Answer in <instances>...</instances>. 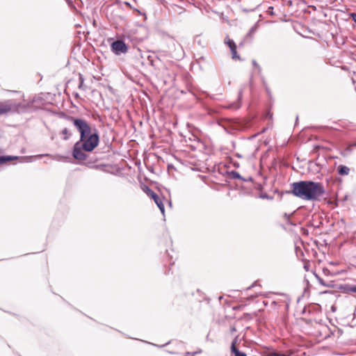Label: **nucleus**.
<instances>
[{
	"label": "nucleus",
	"instance_id": "f257e3e1",
	"mask_svg": "<svg viewBox=\"0 0 356 356\" xmlns=\"http://www.w3.org/2000/svg\"><path fill=\"white\" fill-rule=\"evenodd\" d=\"M70 120L78 129L80 133L81 145L86 152H92L97 147L99 138L97 131L92 129L90 124L84 120L75 118L74 117H68Z\"/></svg>",
	"mask_w": 356,
	"mask_h": 356
},
{
	"label": "nucleus",
	"instance_id": "f03ea898",
	"mask_svg": "<svg viewBox=\"0 0 356 356\" xmlns=\"http://www.w3.org/2000/svg\"><path fill=\"white\" fill-rule=\"evenodd\" d=\"M291 193L302 200L316 201L325 194V188L320 182L300 181L291 184Z\"/></svg>",
	"mask_w": 356,
	"mask_h": 356
},
{
	"label": "nucleus",
	"instance_id": "7ed1b4c3",
	"mask_svg": "<svg viewBox=\"0 0 356 356\" xmlns=\"http://www.w3.org/2000/svg\"><path fill=\"white\" fill-rule=\"evenodd\" d=\"M112 51L116 55L120 54H125L128 51V47L122 40H116L113 42L111 45Z\"/></svg>",
	"mask_w": 356,
	"mask_h": 356
},
{
	"label": "nucleus",
	"instance_id": "20e7f679",
	"mask_svg": "<svg viewBox=\"0 0 356 356\" xmlns=\"http://www.w3.org/2000/svg\"><path fill=\"white\" fill-rule=\"evenodd\" d=\"M82 146L80 142H76L73 148L72 156L73 157L79 161H85L87 159V155L83 152Z\"/></svg>",
	"mask_w": 356,
	"mask_h": 356
},
{
	"label": "nucleus",
	"instance_id": "39448f33",
	"mask_svg": "<svg viewBox=\"0 0 356 356\" xmlns=\"http://www.w3.org/2000/svg\"><path fill=\"white\" fill-rule=\"evenodd\" d=\"M225 44L228 45L231 50L232 58L234 60H241L240 56L237 54L236 44L235 42L229 37H227L225 38Z\"/></svg>",
	"mask_w": 356,
	"mask_h": 356
},
{
	"label": "nucleus",
	"instance_id": "423d86ee",
	"mask_svg": "<svg viewBox=\"0 0 356 356\" xmlns=\"http://www.w3.org/2000/svg\"><path fill=\"white\" fill-rule=\"evenodd\" d=\"M13 105L9 102H0V115L7 113L12 109Z\"/></svg>",
	"mask_w": 356,
	"mask_h": 356
},
{
	"label": "nucleus",
	"instance_id": "0eeeda50",
	"mask_svg": "<svg viewBox=\"0 0 356 356\" xmlns=\"http://www.w3.org/2000/svg\"><path fill=\"white\" fill-rule=\"evenodd\" d=\"M237 342V338H236L231 346V352L234 355V356H247L246 354L243 352L240 351L236 346Z\"/></svg>",
	"mask_w": 356,
	"mask_h": 356
},
{
	"label": "nucleus",
	"instance_id": "6e6552de",
	"mask_svg": "<svg viewBox=\"0 0 356 356\" xmlns=\"http://www.w3.org/2000/svg\"><path fill=\"white\" fill-rule=\"evenodd\" d=\"M152 199L154 200V201L156 203V204L157 205V207L159 208V209L161 211V213L163 214H164V213H165V207H164V204L163 203V201L160 198V197L158 195H156V196L153 197Z\"/></svg>",
	"mask_w": 356,
	"mask_h": 356
},
{
	"label": "nucleus",
	"instance_id": "1a4fd4ad",
	"mask_svg": "<svg viewBox=\"0 0 356 356\" xmlns=\"http://www.w3.org/2000/svg\"><path fill=\"white\" fill-rule=\"evenodd\" d=\"M337 170H338V173L342 176L348 175L350 172V169L345 165H339L338 167Z\"/></svg>",
	"mask_w": 356,
	"mask_h": 356
},
{
	"label": "nucleus",
	"instance_id": "9d476101",
	"mask_svg": "<svg viewBox=\"0 0 356 356\" xmlns=\"http://www.w3.org/2000/svg\"><path fill=\"white\" fill-rule=\"evenodd\" d=\"M61 134L63 135V139L65 140H68L71 136V134L70 133L67 128H65L64 129H63L61 131Z\"/></svg>",
	"mask_w": 356,
	"mask_h": 356
},
{
	"label": "nucleus",
	"instance_id": "9b49d317",
	"mask_svg": "<svg viewBox=\"0 0 356 356\" xmlns=\"http://www.w3.org/2000/svg\"><path fill=\"white\" fill-rule=\"evenodd\" d=\"M145 191L147 193V195L148 196H149L152 199L153 198V197H154V196H156L157 195L156 193H154L152 190H151L148 187L145 188Z\"/></svg>",
	"mask_w": 356,
	"mask_h": 356
},
{
	"label": "nucleus",
	"instance_id": "f8f14e48",
	"mask_svg": "<svg viewBox=\"0 0 356 356\" xmlns=\"http://www.w3.org/2000/svg\"><path fill=\"white\" fill-rule=\"evenodd\" d=\"M5 159H6V162H8V161H14V160L17 159V156H5Z\"/></svg>",
	"mask_w": 356,
	"mask_h": 356
},
{
	"label": "nucleus",
	"instance_id": "ddd939ff",
	"mask_svg": "<svg viewBox=\"0 0 356 356\" xmlns=\"http://www.w3.org/2000/svg\"><path fill=\"white\" fill-rule=\"evenodd\" d=\"M232 176L234 178H236V179H240L241 178V176L239 175V173L238 172H235V171H233L232 172Z\"/></svg>",
	"mask_w": 356,
	"mask_h": 356
},
{
	"label": "nucleus",
	"instance_id": "4468645a",
	"mask_svg": "<svg viewBox=\"0 0 356 356\" xmlns=\"http://www.w3.org/2000/svg\"><path fill=\"white\" fill-rule=\"evenodd\" d=\"M348 291H350V292L356 293V286H350L348 289Z\"/></svg>",
	"mask_w": 356,
	"mask_h": 356
},
{
	"label": "nucleus",
	"instance_id": "2eb2a0df",
	"mask_svg": "<svg viewBox=\"0 0 356 356\" xmlns=\"http://www.w3.org/2000/svg\"><path fill=\"white\" fill-rule=\"evenodd\" d=\"M270 356H289V355H286L284 354H280V353H273L270 355Z\"/></svg>",
	"mask_w": 356,
	"mask_h": 356
},
{
	"label": "nucleus",
	"instance_id": "dca6fc26",
	"mask_svg": "<svg viewBox=\"0 0 356 356\" xmlns=\"http://www.w3.org/2000/svg\"><path fill=\"white\" fill-rule=\"evenodd\" d=\"M350 17L356 23V13H351Z\"/></svg>",
	"mask_w": 356,
	"mask_h": 356
},
{
	"label": "nucleus",
	"instance_id": "f3484780",
	"mask_svg": "<svg viewBox=\"0 0 356 356\" xmlns=\"http://www.w3.org/2000/svg\"><path fill=\"white\" fill-rule=\"evenodd\" d=\"M6 163L5 156H0V164Z\"/></svg>",
	"mask_w": 356,
	"mask_h": 356
},
{
	"label": "nucleus",
	"instance_id": "a211bd4d",
	"mask_svg": "<svg viewBox=\"0 0 356 356\" xmlns=\"http://www.w3.org/2000/svg\"><path fill=\"white\" fill-rule=\"evenodd\" d=\"M252 64L255 67H259V65L256 60H252Z\"/></svg>",
	"mask_w": 356,
	"mask_h": 356
}]
</instances>
